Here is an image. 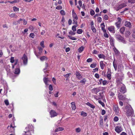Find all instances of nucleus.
<instances>
[{
    "label": "nucleus",
    "instance_id": "30",
    "mask_svg": "<svg viewBox=\"0 0 135 135\" xmlns=\"http://www.w3.org/2000/svg\"><path fill=\"white\" fill-rule=\"evenodd\" d=\"M76 25L73 26L72 27V30L73 32H75L76 30V28L77 26V24Z\"/></svg>",
    "mask_w": 135,
    "mask_h": 135
},
{
    "label": "nucleus",
    "instance_id": "6",
    "mask_svg": "<svg viewBox=\"0 0 135 135\" xmlns=\"http://www.w3.org/2000/svg\"><path fill=\"white\" fill-rule=\"evenodd\" d=\"M103 88L102 87H99L98 88H94L92 90V91L93 93L97 94L98 92L102 91Z\"/></svg>",
    "mask_w": 135,
    "mask_h": 135
},
{
    "label": "nucleus",
    "instance_id": "42",
    "mask_svg": "<svg viewBox=\"0 0 135 135\" xmlns=\"http://www.w3.org/2000/svg\"><path fill=\"white\" fill-rule=\"evenodd\" d=\"M20 1L19 0H15L14 1H12L11 2V3L12 4H13L15 3H18Z\"/></svg>",
    "mask_w": 135,
    "mask_h": 135
},
{
    "label": "nucleus",
    "instance_id": "38",
    "mask_svg": "<svg viewBox=\"0 0 135 135\" xmlns=\"http://www.w3.org/2000/svg\"><path fill=\"white\" fill-rule=\"evenodd\" d=\"M32 129H31V130H29L28 131H28H25L24 132V133H23V134H25V135H29V134L30 133L29 132V131H32Z\"/></svg>",
    "mask_w": 135,
    "mask_h": 135
},
{
    "label": "nucleus",
    "instance_id": "55",
    "mask_svg": "<svg viewBox=\"0 0 135 135\" xmlns=\"http://www.w3.org/2000/svg\"><path fill=\"white\" fill-rule=\"evenodd\" d=\"M107 78L109 80H110L111 79V75L110 74H108L107 75Z\"/></svg>",
    "mask_w": 135,
    "mask_h": 135
},
{
    "label": "nucleus",
    "instance_id": "41",
    "mask_svg": "<svg viewBox=\"0 0 135 135\" xmlns=\"http://www.w3.org/2000/svg\"><path fill=\"white\" fill-rule=\"evenodd\" d=\"M6 70L7 71V75H9L10 74V70L9 68H6Z\"/></svg>",
    "mask_w": 135,
    "mask_h": 135
},
{
    "label": "nucleus",
    "instance_id": "14",
    "mask_svg": "<svg viewBox=\"0 0 135 135\" xmlns=\"http://www.w3.org/2000/svg\"><path fill=\"white\" fill-rule=\"evenodd\" d=\"M64 129V128L62 127H59L56 128L55 130V132H57L60 131H63Z\"/></svg>",
    "mask_w": 135,
    "mask_h": 135
},
{
    "label": "nucleus",
    "instance_id": "8",
    "mask_svg": "<svg viewBox=\"0 0 135 135\" xmlns=\"http://www.w3.org/2000/svg\"><path fill=\"white\" fill-rule=\"evenodd\" d=\"M126 6L125 3H123L119 5V6H117L116 8L115 9L116 11H118L120 9H121L123 7H126Z\"/></svg>",
    "mask_w": 135,
    "mask_h": 135
},
{
    "label": "nucleus",
    "instance_id": "27",
    "mask_svg": "<svg viewBox=\"0 0 135 135\" xmlns=\"http://www.w3.org/2000/svg\"><path fill=\"white\" fill-rule=\"evenodd\" d=\"M13 11L15 12H18L19 11V9L16 6H14L13 7Z\"/></svg>",
    "mask_w": 135,
    "mask_h": 135
},
{
    "label": "nucleus",
    "instance_id": "48",
    "mask_svg": "<svg viewBox=\"0 0 135 135\" xmlns=\"http://www.w3.org/2000/svg\"><path fill=\"white\" fill-rule=\"evenodd\" d=\"M71 74V73H68L64 75V76L66 78H68Z\"/></svg>",
    "mask_w": 135,
    "mask_h": 135
},
{
    "label": "nucleus",
    "instance_id": "43",
    "mask_svg": "<svg viewBox=\"0 0 135 135\" xmlns=\"http://www.w3.org/2000/svg\"><path fill=\"white\" fill-rule=\"evenodd\" d=\"M130 34V32L129 31H126L125 33V35L126 36H129Z\"/></svg>",
    "mask_w": 135,
    "mask_h": 135
},
{
    "label": "nucleus",
    "instance_id": "11",
    "mask_svg": "<svg viewBox=\"0 0 135 135\" xmlns=\"http://www.w3.org/2000/svg\"><path fill=\"white\" fill-rule=\"evenodd\" d=\"M50 114L51 115V117H52L56 116L57 115V113L54 110H51L50 112Z\"/></svg>",
    "mask_w": 135,
    "mask_h": 135
},
{
    "label": "nucleus",
    "instance_id": "62",
    "mask_svg": "<svg viewBox=\"0 0 135 135\" xmlns=\"http://www.w3.org/2000/svg\"><path fill=\"white\" fill-rule=\"evenodd\" d=\"M103 18L105 20H107L108 19V17L107 15H105L104 16Z\"/></svg>",
    "mask_w": 135,
    "mask_h": 135
},
{
    "label": "nucleus",
    "instance_id": "26",
    "mask_svg": "<svg viewBox=\"0 0 135 135\" xmlns=\"http://www.w3.org/2000/svg\"><path fill=\"white\" fill-rule=\"evenodd\" d=\"M116 37L119 40H120L123 39V37L120 35H117L116 36Z\"/></svg>",
    "mask_w": 135,
    "mask_h": 135
},
{
    "label": "nucleus",
    "instance_id": "21",
    "mask_svg": "<svg viewBox=\"0 0 135 135\" xmlns=\"http://www.w3.org/2000/svg\"><path fill=\"white\" fill-rule=\"evenodd\" d=\"M84 49V47L83 46H82L78 49V51L79 52L81 53L83 51Z\"/></svg>",
    "mask_w": 135,
    "mask_h": 135
},
{
    "label": "nucleus",
    "instance_id": "44",
    "mask_svg": "<svg viewBox=\"0 0 135 135\" xmlns=\"http://www.w3.org/2000/svg\"><path fill=\"white\" fill-rule=\"evenodd\" d=\"M91 29L94 33L96 32V30L94 26L91 27Z\"/></svg>",
    "mask_w": 135,
    "mask_h": 135
},
{
    "label": "nucleus",
    "instance_id": "32",
    "mask_svg": "<svg viewBox=\"0 0 135 135\" xmlns=\"http://www.w3.org/2000/svg\"><path fill=\"white\" fill-rule=\"evenodd\" d=\"M38 49L39 51L38 54H39L41 55L42 53L43 49L41 47H38Z\"/></svg>",
    "mask_w": 135,
    "mask_h": 135
},
{
    "label": "nucleus",
    "instance_id": "52",
    "mask_svg": "<svg viewBox=\"0 0 135 135\" xmlns=\"http://www.w3.org/2000/svg\"><path fill=\"white\" fill-rule=\"evenodd\" d=\"M29 36L33 38L34 37L35 35L33 33H31L30 34Z\"/></svg>",
    "mask_w": 135,
    "mask_h": 135
},
{
    "label": "nucleus",
    "instance_id": "40",
    "mask_svg": "<svg viewBox=\"0 0 135 135\" xmlns=\"http://www.w3.org/2000/svg\"><path fill=\"white\" fill-rule=\"evenodd\" d=\"M113 66L115 70L116 71L117 68V66L116 64L114 62V61L113 62Z\"/></svg>",
    "mask_w": 135,
    "mask_h": 135
},
{
    "label": "nucleus",
    "instance_id": "60",
    "mask_svg": "<svg viewBox=\"0 0 135 135\" xmlns=\"http://www.w3.org/2000/svg\"><path fill=\"white\" fill-rule=\"evenodd\" d=\"M98 102L99 104H101L103 107H104V103L102 102L100 100H99Z\"/></svg>",
    "mask_w": 135,
    "mask_h": 135
},
{
    "label": "nucleus",
    "instance_id": "24",
    "mask_svg": "<svg viewBox=\"0 0 135 135\" xmlns=\"http://www.w3.org/2000/svg\"><path fill=\"white\" fill-rule=\"evenodd\" d=\"M113 49L115 54H119V51L115 47L113 48Z\"/></svg>",
    "mask_w": 135,
    "mask_h": 135
},
{
    "label": "nucleus",
    "instance_id": "1",
    "mask_svg": "<svg viewBox=\"0 0 135 135\" xmlns=\"http://www.w3.org/2000/svg\"><path fill=\"white\" fill-rule=\"evenodd\" d=\"M124 111L126 115L128 117L131 116L134 113L133 110L130 105L126 106L124 109Z\"/></svg>",
    "mask_w": 135,
    "mask_h": 135
},
{
    "label": "nucleus",
    "instance_id": "50",
    "mask_svg": "<svg viewBox=\"0 0 135 135\" xmlns=\"http://www.w3.org/2000/svg\"><path fill=\"white\" fill-rule=\"evenodd\" d=\"M16 14L14 13H12L10 14L9 16L11 17H15Z\"/></svg>",
    "mask_w": 135,
    "mask_h": 135
},
{
    "label": "nucleus",
    "instance_id": "59",
    "mask_svg": "<svg viewBox=\"0 0 135 135\" xmlns=\"http://www.w3.org/2000/svg\"><path fill=\"white\" fill-rule=\"evenodd\" d=\"M118 120V117L117 116H115L114 118V120L115 122H117Z\"/></svg>",
    "mask_w": 135,
    "mask_h": 135
},
{
    "label": "nucleus",
    "instance_id": "47",
    "mask_svg": "<svg viewBox=\"0 0 135 135\" xmlns=\"http://www.w3.org/2000/svg\"><path fill=\"white\" fill-rule=\"evenodd\" d=\"M86 81V80L85 79H84L80 81V83L83 84H84Z\"/></svg>",
    "mask_w": 135,
    "mask_h": 135
},
{
    "label": "nucleus",
    "instance_id": "28",
    "mask_svg": "<svg viewBox=\"0 0 135 135\" xmlns=\"http://www.w3.org/2000/svg\"><path fill=\"white\" fill-rule=\"evenodd\" d=\"M87 105L89 106L91 108H95V106L93 105L92 104H91L89 102H88L86 103Z\"/></svg>",
    "mask_w": 135,
    "mask_h": 135
},
{
    "label": "nucleus",
    "instance_id": "5",
    "mask_svg": "<svg viewBox=\"0 0 135 135\" xmlns=\"http://www.w3.org/2000/svg\"><path fill=\"white\" fill-rule=\"evenodd\" d=\"M120 85L122 86L120 90V92L123 93H125L126 91V90L125 85L122 83H120V84H118V86L119 87Z\"/></svg>",
    "mask_w": 135,
    "mask_h": 135
},
{
    "label": "nucleus",
    "instance_id": "57",
    "mask_svg": "<svg viewBox=\"0 0 135 135\" xmlns=\"http://www.w3.org/2000/svg\"><path fill=\"white\" fill-rule=\"evenodd\" d=\"M90 14L91 16H93L95 14V12L94 10H91L90 12Z\"/></svg>",
    "mask_w": 135,
    "mask_h": 135
},
{
    "label": "nucleus",
    "instance_id": "9",
    "mask_svg": "<svg viewBox=\"0 0 135 135\" xmlns=\"http://www.w3.org/2000/svg\"><path fill=\"white\" fill-rule=\"evenodd\" d=\"M115 131L117 133H119L122 131V128L120 126H117L115 127Z\"/></svg>",
    "mask_w": 135,
    "mask_h": 135
},
{
    "label": "nucleus",
    "instance_id": "4",
    "mask_svg": "<svg viewBox=\"0 0 135 135\" xmlns=\"http://www.w3.org/2000/svg\"><path fill=\"white\" fill-rule=\"evenodd\" d=\"M122 21V19L119 17H118L117 19V22L115 23V25L118 28H119L120 27V25Z\"/></svg>",
    "mask_w": 135,
    "mask_h": 135
},
{
    "label": "nucleus",
    "instance_id": "3",
    "mask_svg": "<svg viewBox=\"0 0 135 135\" xmlns=\"http://www.w3.org/2000/svg\"><path fill=\"white\" fill-rule=\"evenodd\" d=\"M72 15L73 18V21L74 22L73 23L77 25V20L78 19V18L76 14L74 12V9H73L72 10Z\"/></svg>",
    "mask_w": 135,
    "mask_h": 135
},
{
    "label": "nucleus",
    "instance_id": "22",
    "mask_svg": "<svg viewBox=\"0 0 135 135\" xmlns=\"http://www.w3.org/2000/svg\"><path fill=\"white\" fill-rule=\"evenodd\" d=\"M40 59L41 61H43L45 60H47V58L45 56H42L40 57Z\"/></svg>",
    "mask_w": 135,
    "mask_h": 135
},
{
    "label": "nucleus",
    "instance_id": "17",
    "mask_svg": "<svg viewBox=\"0 0 135 135\" xmlns=\"http://www.w3.org/2000/svg\"><path fill=\"white\" fill-rule=\"evenodd\" d=\"M118 98L120 100H124L126 99V97H124L123 95H121L120 94H119L118 95Z\"/></svg>",
    "mask_w": 135,
    "mask_h": 135
},
{
    "label": "nucleus",
    "instance_id": "12",
    "mask_svg": "<svg viewBox=\"0 0 135 135\" xmlns=\"http://www.w3.org/2000/svg\"><path fill=\"white\" fill-rule=\"evenodd\" d=\"M43 80L44 83L46 85H49V82H50L49 79L46 78H44L43 79Z\"/></svg>",
    "mask_w": 135,
    "mask_h": 135
},
{
    "label": "nucleus",
    "instance_id": "13",
    "mask_svg": "<svg viewBox=\"0 0 135 135\" xmlns=\"http://www.w3.org/2000/svg\"><path fill=\"white\" fill-rule=\"evenodd\" d=\"M124 25L126 27H128L130 28L131 27V23L129 22L126 21Z\"/></svg>",
    "mask_w": 135,
    "mask_h": 135
},
{
    "label": "nucleus",
    "instance_id": "18",
    "mask_svg": "<svg viewBox=\"0 0 135 135\" xmlns=\"http://www.w3.org/2000/svg\"><path fill=\"white\" fill-rule=\"evenodd\" d=\"M76 77L79 79H80L82 78V76L78 72H76Z\"/></svg>",
    "mask_w": 135,
    "mask_h": 135
},
{
    "label": "nucleus",
    "instance_id": "58",
    "mask_svg": "<svg viewBox=\"0 0 135 135\" xmlns=\"http://www.w3.org/2000/svg\"><path fill=\"white\" fill-rule=\"evenodd\" d=\"M14 61V58L13 57H11L10 59V62L12 63H13Z\"/></svg>",
    "mask_w": 135,
    "mask_h": 135
},
{
    "label": "nucleus",
    "instance_id": "2",
    "mask_svg": "<svg viewBox=\"0 0 135 135\" xmlns=\"http://www.w3.org/2000/svg\"><path fill=\"white\" fill-rule=\"evenodd\" d=\"M18 61V60H17L15 62L14 65H12V68H16L14 72V73L16 74H19L20 72V70L19 67L18 65L17 64Z\"/></svg>",
    "mask_w": 135,
    "mask_h": 135
},
{
    "label": "nucleus",
    "instance_id": "29",
    "mask_svg": "<svg viewBox=\"0 0 135 135\" xmlns=\"http://www.w3.org/2000/svg\"><path fill=\"white\" fill-rule=\"evenodd\" d=\"M110 41L111 45H113L114 42V39L113 38L111 37L109 38Z\"/></svg>",
    "mask_w": 135,
    "mask_h": 135
},
{
    "label": "nucleus",
    "instance_id": "7",
    "mask_svg": "<svg viewBox=\"0 0 135 135\" xmlns=\"http://www.w3.org/2000/svg\"><path fill=\"white\" fill-rule=\"evenodd\" d=\"M22 59L23 60L24 64V65H26L27 62V57L25 54L23 55Z\"/></svg>",
    "mask_w": 135,
    "mask_h": 135
},
{
    "label": "nucleus",
    "instance_id": "16",
    "mask_svg": "<svg viewBox=\"0 0 135 135\" xmlns=\"http://www.w3.org/2000/svg\"><path fill=\"white\" fill-rule=\"evenodd\" d=\"M100 65L101 69L103 70L104 69V67L105 66V65L103 63V61H101L100 62Z\"/></svg>",
    "mask_w": 135,
    "mask_h": 135
},
{
    "label": "nucleus",
    "instance_id": "61",
    "mask_svg": "<svg viewBox=\"0 0 135 135\" xmlns=\"http://www.w3.org/2000/svg\"><path fill=\"white\" fill-rule=\"evenodd\" d=\"M28 31V29L27 28H26L24 30V31L22 32V33L24 34L26 32H27Z\"/></svg>",
    "mask_w": 135,
    "mask_h": 135
},
{
    "label": "nucleus",
    "instance_id": "34",
    "mask_svg": "<svg viewBox=\"0 0 135 135\" xmlns=\"http://www.w3.org/2000/svg\"><path fill=\"white\" fill-rule=\"evenodd\" d=\"M97 65V64L96 63H94L91 64L90 65V67L92 68H95Z\"/></svg>",
    "mask_w": 135,
    "mask_h": 135
},
{
    "label": "nucleus",
    "instance_id": "35",
    "mask_svg": "<svg viewBox=\"0 0 135 135\" xmlns=\"http://www.w3.org/2000/svg\"><path fill=\"white\" fill-rule=\"evenodd\" d=\"M81 116L83 117H85L87 116V114L85 112H81Z\"/></svg>",
    "mask_w": 135,
    "mask_h": 135
},
{
    "label": "nucleus",
    "instance_id": "19",
    "mask_svg": "<svg viewBox=\"0 0 135 135\" xmlns=\"http://www.w3.org/2000/svg\"><path fill=\"white\" fill-rule=\"evenodd\" d=\"M100 26L102 30L103 31V32L104 31H106V30L104 29L105 27V25L104 23L101 24Z\"/></svg>",
    "mask_w": 135,
    "mask_h": 135
},
{
    "label": "nucleus",
    "instance_id": "45",
    "mask_svg": "<svg viewBox=\"0 0 135 135\" xmlns=\"http://www.w3.org/2000/svg\"><path fill=\"white\" fill-rule=\"evenodd\" d=\"M108 82L106 80H104L102 81V84L103 85H104L108 84Z\"/></svg>",
    "mask_w": 135,
    "mask_h": 135
},
{
    "label": "nucleus",
    "instance_id": "25",
    "mask_svg": "<svg viewBox=\"0 0 135 135\" xmlns=\"http://www.w3.org/2000/svg\"><path fill=\"white\" fill-rule=\"evenodd\" d=\"M22 20V19L20 18L17 21H14L13 22V23L15 25H16L17 23H20V22Z\"/></svg>",
    "mask_w": 135,
    "mask_h": 135
},
{
    "label": "nucleus",
    "instance_id": "36",
    "mask_svg": "<svg viewBox=\"0 0 135 135\" xmlns=\"http://www.w3.org/2000/svg\"><path fill=\"white\" fill-rule=\"evenodd\" d=\"M103 35L104 36L107 38H108V34L107 33L106 31H104L103 32Z\"/></svg>",
    "mask_w": 135,
    "mask_h": 135
},
{
    "label": "nucleus",
    "instance_id": "54",
    "mask_svg": "<svg viewBox=\"0 0 135 135\" xmlns=\"http://www.w3.org/2000/svg\"><path fill=\"white\" fill-rule=\"evenodd\" d=\"M97 21L99 22H101L102 21V18L100 17H98L97 18Z\"/></svg>",
    "mask_w": 135,
    "mask_h": 135
},
{
    "label": "nucleus",
    "instance_id": "31",
    "mask_svg": "<svg viewBox=\"0 0 135 135\" xmlns=\"http://www.w3.org/2000/svg\"><path fill=\"white\" fill-rule=\"evenodd\" d=\"M125 30V28L124 27H122L120 29V32L122 33H123Z\"/></svg>",
    "mask_w": 135,
    "mask_h": 135
},
{
    "label": "nucleus",
    "instance_id": "10",
    "mask_svg": "<svg viewBox=\"0 0 135 135\" xmlns=\"http://www.w3.org/2000/svg\"><path fill=\"white\" fill-rule=\"evenodd\" d=\"M108 30L112 33H114L115 32V28L113 26H111L108 27Z\"/></svg>",
    "mask_w": 135,
    "mask_h": 135
},
{
    "label": "nucleus",
    "instance_id": "64",
    "mask_svg": "<svg viewBox=\"0 0 135 135\" xmlns=\"http://www.w3.org/2000/svg\"><path fill=\"white\" fill-rule=\"evenodd\" d=\"M95 77L97 79H98L99 78V74L97 73L95 74Z\"/></svg>",
    "mask_w": 135,
    "mask_h": 135
},
{
    "label": "nucleus",
    "instance_id": "20",
    "mask_svg": "<svg viewBox=\"0 0 135 135\" xmlns=\"http://www.w3.org/2000/svg\"><path fill=\"white\" fill-rule=\"evenodd\" d=\"M71 107L73 110H75L76 109V107L74 102H72L71 103Z\"/></svg>",
    "mask_w": 135,
    "mask_h": 135
},
{
    "label": "nucleus",
    "instance_id": "49",
    "mask_svg": "<svg viewBox=\"0 0 135 135\" xmlns=\"http://www.w3.org/2000/svg\"><path fill=\"white\" fill-rule=\"evenodd\" d=\"M4 102L6 105L7 106L9 105V102L7 99L5 100L4 101Z\"/></svg>",
    "mask_w": 135,
    "mask_h": 135
},
{
    "label": "nucleus",
    "instance_id": "56",
    "mask_svg": "<svg viewBox=\"0 0 135 135\" xmlns=\"http://www.w3.org/2000/svg\"><path fill=\"white\" fill-rule=\"evenodd\" d=\"M62 8V7L61 6H60V5L58 6H57L56 7V9H58V10L61 9Z\"/></svg>",
    "mask_w": 135,
    "mask_h": 135
},
{
    "label": "nucleus",
    "instance_id": "39",
    "mask_svg": "<svg viewBox=\"0 0 135 135\" xmlns=\"http://www.w3.org/2000/svg\"><path fill=\"white\" fill-rule=\"evenodd\" d=\"M68 36L69 38L70 39L72 40H76V38L74 37L71 36H70L68 35Z\"/></svg>",
    "mask_w": 135,
    "mask_h": 135
},
{
    "label": "nucleus",
    "instance_id": "53",
    "mask_svg": "<svg viewBox=\"0 0 135 135\" xmlns=\"http://www.w3.org/2000/svg\"><path fill=\"white\" fill-rule=\"evenodd\" d=\"M44 41H41L40 43V45L43 48L45 47V46L44 45Z\"/></svg>",
    "mask_w": 135,
    "mask_h": 135
},
{
    "label": "nucleus",
    "instance_id": "63",
    "mask_svg": "<svg viewBox=\"0 0 135 135\" xmlns=\"http://www.w3.org/2000/svg\"><path fill=\"white\" fill-rule=\"evenodd\" d=\"M98 68H96L93 69V72H96L98 71Z\"/></svg>",
    "mask_w": 135,
    "mask_h": 135
},
{
    "label": "nucleus",
    "instance_id": "23",
    "mask_svg": "<svg viewBox=\"0 0 135 135\" xmlns=\"http://www.w3.org/2000/svg\"><path fill=\"white\" fill-rule=\"evenodd\" d=\"M98 57L100 58H103L104 59L105 57L103 54H99L98 55Z\"/></svg>",
    "mask_w": 135,
    "mask_h": 135
},
{
    "label": "nucleus",
    "instance_id": "37",
    "mask_svg": "<svg viewBox=\"0 0 135 135\" xmlns=\"http://www.w3.org/2000/svg\"><path fill=\"white\" fill-rule=\"evenodd\" d=\"M83 30L81 29H79L77 30V33L79 34L83 32Z\"/></svg>",
    "mask_w": 135,
    "mask_h": 135
},
{
    "label": "nucleus",
    "instance_id": "15",
    "mask_svg": "<svg viewBox=\"0 0 135 135\" xmlns=\"http://www.w3.org/2000/svg\"><path fill=\"white\" fill-rule=\"evenodd\" d=\"M114 110L116 114H117L119 112L118 107L117 106H115L114 107Z\"/></svg>",
    "mask_w": 135,
    "mask_h": 135
},
{
    "label": "nucleus",
    "instance_id": "51",
    "mask_svg": "<svg viewBox=\"0 0 135 135\" xmlns=\"http://www.w3.org/2000/svg\"><path fill=\"white\" fill-rule=\"evenodd\" d=\"M93 96L94 97V98L95 99H96V100H99L101 98H102L103 99V98H99L97 96H96V95H93Z\"/></svg>",
    "mask_w": 135,
    "mask_h": 135
},
{
    "label": "nucleus",
    "instance_id": "46",
    "mask_svg": "<svg viewBox=\"0 0 135 135\" xmlns=\"http://www.w3.org/2000/svg\"><path fill=\"white\" fill-rule=\"evenodd\" d=\"M74 32L72 31H70L69 32V33L71 35H75V33Z\"/></svg>",
    "mask_w": 135,
    "mask_h": 135
},
{
    "label": "nucleus",
    "instance_id": "33",
    "mask_svg": "<svg viewBox=\"0 0 135 135\" xmlns=\"http://www.w3.org/2000/svg\"><path fill=\"white\" fill-rule=\"evenodd\" d=\"M75 132L76 133H79L81 131V129L80 128H76L75 129Z\"/></svg>",
    "mask_w": 135,
    "mask_h": 135
}]
</instances>
